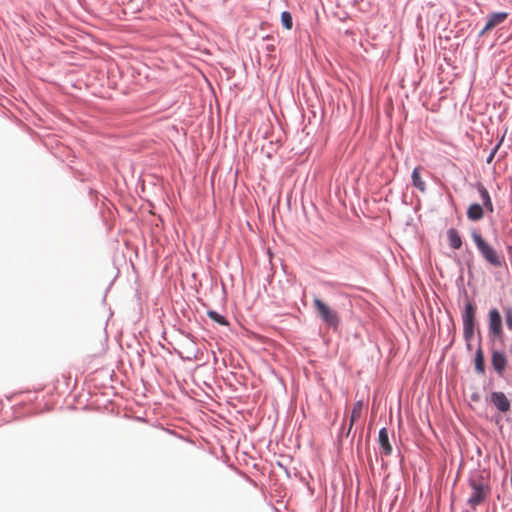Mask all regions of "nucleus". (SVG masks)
<instances>
[{"label":"nucleus","mask_w":512,"mask_h":512,"mask_svg":"<svg viewBox=\"0 0 512 512\" xmlns=\"http://www.w3.org/2000/svg\"><path fill=\"white\" fill-rule=\"evenodd\" d=\"M313 305L323 323L328 328L336 331L341 324V318L338 312L331 309L326 303L317 297L314 298Z\"/></svg>","instance_id":"7ed1b4c3"},{"label":"nucleus","mask_w":512,"mask_h":512,"mask_svg":"<svg viewBox=\"0 0 512 512\" xmlns=\"http://www.w3.org/2000/svg\"><path fill=\"white\" fill-rule=\"evenodd\" d=\"M470 233L479 254L487 264L495 268H501L506 265L505 256L502 252H498L487 242L476 228L471 229Z\"/></svg>","instance_id":"f257e3e1"},{"label":"nucleus","mask_w":512,"mask_h":512,"mask_svg":"<svg viewBox=\"0 0 512 512\" xmlns=\"http://www.w3.org/2000/svg\"><path fill=\"white\" fill-rule=\"evenodd\" d=\"M464 294L466 301L462 311L463 338L467 348L471 349V340L475 332L476 305L469 300L466 290H464Z\"/></svg>","instance_id":"f03ea898"},{"label":"nucleus","mask_w":512,"mask_h":512,"mask_svg":"<svg viewBox=\"0 0 512 512\" xmlns=\"http://www.w3.org/2000/svg\"><path fill=\"white\" fill-rule=\"evenodd\" d=\"M207 316L213 320L214 322L218 323L219 325L221 326H228L229 325V322L228 320L226 319L225 316H223L222 314L218 313L217 311L215 310H208L207 311Z\"/></svg>","instance_id":"f3484780"},{"label":"nucleus","mask_w":512,"mask_h":512,"mask_svg":"<svg viewBox=\"0 0 512 512\" xmlns=\"http://www.w3.org/2000/svg\"><path fill=\"white\" fill-rule=\"evenodd\" d=\"M489 473L485 470L474 469L468 476L469 487L489 485Z\"/></svg>","instance_id":"0eeeda50"},{"label":"nucleus","mask_w":512,"mask_h":512,"mask_svg":"<svg viewBox=\"0 0 512 512\" xmlns=\"http://www.w3.org/2000/svg\"><path fill=\"white\" fill-rule=\"evenodd\" d=\"M378 444L380 446L381 455L389 456L392 454V446L389 441L388 430L386 427H382L378 432Z\"/></svg>","instance_id":"1a4fd4ad"},{"label":"nucleus","mask_w":512,"mask_h":512,"mask_svg":"<svg viewBox=\"0 0 512 512\" xmlns=\"http://www.w3.org/2000/svg\"><path fill=\"white\" fill-rule=\"evenodd\" d=\"M362 408H363L362 400H358L353 404V408H352L351 415H350L349 427L345 434L346 437L350 436L353 424L361 417Z\"/></svg>","instance_id":"f8f14e48"},{"label":"nucleus","mask_w":512,"mask_h":512,"mask_svg":"<svg viewBox=\"0 0 512 512\" xmlns=\"http://www.w3.org/2000/svg\"><path fill=\"white\" fill-rule=\"evenodd\" d=\"M507 12H494L490 16H488L486 24H485V30H491L495 26L501 24L504 22L508 17Z\"/></svg>","instance_id":"9b49d317"},{"label":"nucleus","mask_w":512,"mask_h":512,"mask_svg":"<svg viewBox=\"0 0 512 512\" xmlns=\"http://www.w3.org/2000/svg\"><path fill=\"white\" fill-rule=\"evenodd\" d=\"M466 265H467V267L470 269V268H471V266H472V260H467V261H466Z\"/></svg>","instance_id":"b1692460"},{"label":"nucleus","mask_w":512,"mask_h":512,"mask_svg":"<svg viewBox=\"0 0 512 512\" xmlns=\"http://www.w3.org/2000/svg\"><path fill=\"white\" fill-rule=\"evenodd\" d=\"M504 314H505V321H506L507 328L512 331V308L505 307Z\"/></svg>","instance_id":"6ab92c4d"},{"label":"nucleus","mask_w":512,"mask_h":512,"mask_svg":"<svg viewBox=\"0 0 512 512\" xmlns=\"http://www.w3.org/2000/svg\"><path fill=\"white\" fill-rule=\"evenodd\" d=\"M274 49H275V46L273 44L267 46L268 51L272 52V51H274Z\"/></svg>","instance_id":"5701e85b"},{"label":"nucleus","mask_w":512,"mask_h":512,"mask_svg":"<svg viewBox=\"0 0 512 512\" xmlns=\"http://www.w3.org/2000/svg\"><path fill=\"white\" fill-rule=\"evenodd\" d=\"M470 187L477 190L482 203L491 199L489 191L482 182L470 183Z\"/></svg>","instance_id":"dca6fc26"},{"label":"nucleus","mask_w":512,"mask_h":512,"mask_svg":"<svg viewBox=\"0 0 512 512\" xmlns=\"http://www.w3.org/2000/svg\"><path fill=\"white\" fill-rule=\"evenodd\" d=\"M491 364L497 375L503 377L507 366V358L504 352L493 350L491 354Z\"/></svg>","instance_id":"423d86ee"},{"label":"nucleus","mask_w":512,"mask_h":512,"mask_svg":"<svg viewBox=\"0 0 512 512\" xmlns=\"http://www.w3.org/2000/svg\"><path fill=\"white\" fill-rule=\"evenodd\" d=\"M500 145H501V142H498V143L495 145V147L491 150V152L489 153V155H488V157H487V159H486V162H487V163H491V162H492V160L494 159L495 154H496V152H497V150H498V148H499V146H500Z\"/></svg>","instance_id":"412c9836"},{"label":"nucleus","mask_w":512,"mask_h":512,"mask_svg":"<svg viewBox=\"0 0 512 512\" xmlns=\"http://www.w3.org/2000/svg\"><path fill=\"white\" fill-rule=\"evenodd\" d=\"M472 399H478V396L477 395H472Z\"/></svg>","instance_id":"a878e982"},{"label":"nucleus","mask_w":512,"mask_h":512,"mask_svg":"<svg viewBox=\"0 0 512 512\" xmlns=\"http://www.w3.org/2000/svg\"><path fill=\"white\" fill-rule=\"evenodd\" d=\"M488 337L491 341L502 339V317L497 308H491L488 312Z\"/></svg>","instance_id":"20e7f679"},{"label":"nucleus","mask_w":512,"mask_h":512,"mask_svg":"<svg viewBox=\"0 0 512 512\" xmlns=\"http://www.w3.org/2000/svg\"><path fill=\"white\" fill-rule=\"evenodd\" d=\"M474 368L476 373L480 375H483L486 371L484 353L480 345L475 352Z\"/></svg>","instance_id":"ddd939ff"},{"label":"nucleus","mask_w":512,"mask_h":512,"mask_svg":"<svg viewBox=\"0 0 512 512\" xmlns=\"http://www.w3.org/2000/svg\"><path fill=\"white\" fill-rule=\"evenodd\" d=\"M466 215L470 221H480L484 217V208L479 203H471L467 208Z\"/></svg>","instance_id":"9d476101"},{"label":"nucleus","mask_w":512,"mask_h":512,"mask_svg":"<svg viewBox=\"0 0 512 512\" xmlns=\"http://www.w3.org/2000/svg\"><path fill=\"white\" fill-rule=\"evenodd\" d=\"M491 402L492 404L500 411L507 412L510 410V401L507 396L500 391H494L491 393Z\"/></svg>","instance_id":"6e6552de"},{"label":"nucleus","mask_w":512,"mask_h":512,"mask_svg":"<svg viewBox=\"0 0 512 512\" xmlns=\"http://www.w3.org/2000/svg\"><path fill=\"white\" fill-rule=\"evenodd\" d=\"M481 206L484 208V212L487 211L489 213H493L494 211L492 199L483 202Z\"/></svg>","instance_id":"aec40b11"},{"label":"nucleus","mask_w":512,"mask_h":512,"mask_svg":"<svg viewBox=\"0 0 512 512\" xmlns=\"http://www.w3.org/2000/svg\"><path fill=\"white\" fill-rule=\"evenodd\" d=\"M488 30H485V26L479 31L478 33V37H482L485 35V33L487 32Z\"/></svg>","instance_id":"4be33fe9"},{"label":"nucleus","mask_w":512,"mask_h":512,"mask_svg":"<svg viewBox=\"0 0 512 512\" xmlns=\"http://www.w3.org/2000/svg\"><path fill=\"white\" fill-rule=\"evenodd\" d=\"M470 488L472 489V493L470 497L467 499V505H469L473 510H475L476 507L482 504L489 496L491 492V487L490 485H485L474 486Z\"/></svg>","instance_id":"39448f33"},{"label":"nucleus","mask_w":512,"mask_h":512,"mask_svg":"<svg viewBox=\"0 0 512 512\" xmlns=\"http://www.w3.org/2000/svg\"><path fill=\"white\" fill-rule=\"evenodd\" d=\"M281 25L286 29V30H291L292 27H293V17H292V14L289 12V11H283L281 13Z\"/></svg>","instance_id":"a211bd4d"},{"label":"nucleus","mask_w":512,"mask_h":512,"mask_svg":"<svg viewBox=\"0 0 512 512\" xmlns=\"http://www.w3.org/2000/svg\"><path fill=\"white\" fill-rule=\"evenodd\" d=\"M420 170L419 166L414 167L411 173V182L416 189L424 193L426 192V183L421 178Z\"/></svg>","instance_id":"2eb2a0df"},{"label":"nucleus","mask_w":512,"mask_h":512,"mask_svg":"<svg viewBox=\"0 0 512 512\" xmlns=\"http://www.w3.org/2000/svg\"><path fill=\"white\" fill-rule=\"evenodd\" d=\"M507 250H508V252H509V253H511V254H512V246H508V247H507Z\"/></svg>","instance_id":"393cba45"},{"label":"nucleus","mask_w":512,"mask_h":512,"mask_svg":"<svg viewBox=\"0 0 512 512\" xmlns=\"http://www.w3.org/2000/svg\"><path fill=\"white\" fill-rule=\"evenodd\" d=\"M447 239H448V242H449V246L454 249V250H457V249H460L461 246H462V238L458 232L457 229L455 228H449L447 230Z\"/></svg>","instance_id":"4468645a"},{"label":"nucleus","mask_w":512,"mask_h":512,"mask_svg":"<svg viewBox=\"0 0 512 512\" xmlns=\"http://www.w3.org/2000/svg\"><path fill=\"white\" fill-rule=\"evenodd\" d=\"M464 512H468V511H464Z\"/></svg>","instance_id":"bb28decb"}]
</instances>
